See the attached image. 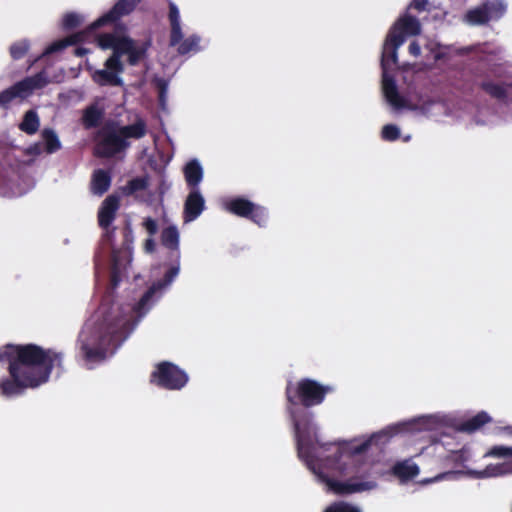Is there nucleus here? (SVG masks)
<instances>
[{
  "instance_id": "29",
  "label": "nucleus",
  "mask_w": 512,
  "mask_h": 512,
  "mask_svg": "<svg viewBox=\"0 0 512 512\" xmlns=\"http://www.w3.org/2000/svg\"><path fill=\"white\" fill-rule=\"evenodd\" d=\"M133 43L134 40L128 36H118L112 54L122 57L124 54L130 52Z\"/></svg>"
},
{
  "instance_id": "8",
  "label": "nucleus",
  "mask_w": 512,
  "mask_h": 512,
  "mask_svg": "<svg viewBox=\"0 0 512 512\" xmlns=\"http://www.w3.org/2000/svg\"><path fill=\"white\" fill-rule=\"evenodd\" d=\"M507 6L502 0H487L482 4L467 10L464 21L472 26L487 25L497 21L506 13Z\"/></svg>"
},
{
  "instance_id": "1",
  "label": "nucleus",
  "mask_w": 512,
  "mask_h": 512,
  "mask_svg": "<svg viewBox=\"0 0 512 512\" xmlns=\"http://www.w3.org/2000/svg\"><path fill=\"white\" fill-rule=\"evenodd\" d=\"M172 265L162 279L153 283L140 300L131 307L129 304L112 303L107 309L101 305L102 319L97 328L93 345L82 342L81 351L87 361H101L108 352L116 350L135 329L140 319L150 310L156 292L169 286L180 272V258L169 257Z\"/></svg>"
},
{
  "instance_id": "38",
  "label": "nucleus",
  "mask_w": 512,
  "mask_h": 512,
  "mask_svg": "<svg viewBox=\"0 0 512 512\" xmlns=\"http://www.w3.org/2000/svg\"><path fill=\"white\" fill-rule=\"evenodd\" d=\"M485 456L504 458L512 457V447L494 446L485 454Z\"/></svg>"
},
{
  "instance_id": "14",
  "label": "nucleus",
  "mask_w": 512,
  "mask_h": 512,
  "mask_svg": "<svg viewBox=\"0 0 512 512\" xmlns=\"http://www.w3.org/2000/svg\"><path fill=\"white\" fill-rule=\"evenodd\" d=\"M382 89L386 100L395 108L400 109L406 106L405 99L399 94L395 79L382 72Z\"/></svg>"
},
{
  "instance_id": "33",
  "label": "nucleus",
  "mask_w": 512,
  "mask_h": 512,
  "mask_svg": "<svg viewBox=\"0 0 512 512\" xmlns=\"http://www.w3.org/2000/svg\"><path fill=\"white\" fill-rule=\"evenodd\" d=\"M117 37L113 33H102L98 34L96 39L100 48L113 50Z\"/></svg>"
},
{
  "instance_id": "6",
  "label": "nucleus",
  "mask_w": 512,
  "mask_h": 512,
  "mask_svg": "<svg viewBox=\"0 0 512 512\" xmlns=\"http://www.w3.org/2000/svg\"><path fill=\"white\" fill-rule=\"evenodd\" d=\"M48 82L47 74L44 70L25 77L0 92V107L7 108L14 99H27L35 90L44 88Z\"/></svg>"
},
{
  "instance_id": "39",
  "label": "nucleus",
  "mask_w": 512,
  "mask_h": 512,
  "mask_svg": "<svg viewBox=\"0 0 512 512\" xmlns=\"http://www.w3.org/2000/svg\"><path fill=\"white\" fill-rule=\"evenodd\" d=\"M170 26H171V31H170L169 44H170V46L174 47L182 41L183 33H182L180 25H170Z\"/></svg>"
},
{
  "instance_id": "48",
  "label": "nucleus",
  "mask_w": 512,
  "mask_h": 512,
  "mask_svg": "<svg viewBox=\"0 0 512 512\" xmlns=\"http://www.w3.org/2000/svg\"><path fill=\"white\" fill-rule=\"evenodd\" d=\"M118 282H119L118 275L116 272H113L112 276H111V283H112L113 287H116L118 285Z\"/></svg>"
},
{
  "instance_id": "4",
  "label": "nucleus",
  "mask_w": 512,
  "mask_h": 512,
  "mask_svg": "<svg viewBox=\"0 0 512 512\" xmlns=\"http://www.w3.org/2000/svg\"><path fill=\"white\" fill-rule=\"evenodd\" d=\"M146 133L147 125L141 118L120 127L114 123L106 124L96 133L95 154L100 158H113L130 147L129 138L141 139Z\"/></svg>"
},
{
  "instance_id": "36",
  "label": "nucleus",
  "mask_w": 512,
  "mask_h": 512,
  "mask_svg": "<svg viewBox=\"0 0 512 512\" xmlns=\"http://www.w3.org/2000/svg\"><path fill=\"white\" fill-rule=\"evenodd\" d=\"M381 137L385 141H396L400 137V130L394 124H387L382 128Z\"/></svg>"
},
{
  "instance_id": "12",
  "label": "nucleus",
  "mask_w": 512,
  "mask_h": 512,
  "mask_svg": "<svg viewBox=\"0 0 512 512\" xmlns=\"http://www.w3.org/2000/svg\"><path fill=\"white\" fill-rule=\"evenodd\" d=\"M205 209V199L199 189H192L186 197L183 209L185 223L196 220Z\"/></svg>"
},
{
  "instance_id": "43",
  "label": "nucleus",
  "mask_w": 512,
  "mask_h": 512,
  "mask_svg": "<svg viewBox=\"0 0 512 512\" xmlns=\"http://www.w3.org/2000/svg\"><path fill=\"white\" fill-rule=\"evenodd\" d=\"M169 21L170 25H180V14L175 4L170 3L169 5Z\"/></svg>"
},
{
  "instance_id": "16",
  "label": "nucleus",
  "mask_w": 512,
  "mask_h": 512,
  "mask_svg": "<svg viewBox=\"0 0 512 512\" xmlns=\"http://www.w3.org/2000/svg\"><path fill=\"white\" fill-rule=\"evenodd\" d=\"M162 246L170 250L169 257L181 258L179 249L180 235L176 226L165 227L160 235Z\"/></svg>"
},
{
  "instance_id": "46",
  "label": "nucleus",
  "mask_w": 512,
  "mask_h": 512,
  "mask_svg": "<svg viewBox=\"0 0 512 512\" xmlns=\"http://www.w3.org/2000/svg\"><path fill=\"white\" fill-rule=\"evenodd\" d=\"M414 8L418 11H424L427 9V6L429 4L428 0H414Z\"/></svg>"
},
{
  "instance_id": "7",
  "label": "nucleus",
  "mask_w": 512,
  "mask_h": 512,
  "mask_svg": "<svg viewBox=\"0 0 512 512\" xmlns=\"http://www.w3.org/2000/svg\"><path fill=\"white\" fill-rule=\"evenodd\" d=\"M189 380L188 374L176 364L162 361L150 374V383L165 390H181Z\"/></svg>"
},
{
  "instance_id": "41",
  "label": "nucleus",
  "mask_w": 512,
  "mask_h": 512,
  "mask_svg": "<svg viewBox=\"0 0 512 512\" xmlns=\"http://www.w3.org/2000/svg\"><path fill=\"white\" fill-rule=\"evenodd\" d=\"M45 152V148L42 142H35L26 148L25 154L28 156H39Z\"/></svg>"
},
{
  "instance_id": "10",
  "label": "nucleus",
  "mask_w": 512,
  "mask_h": 512,
  "mask_svg": "<svg viewBox=\"0 0 512 512\" xmlns=\"http://www.w3.org/2000/svg\"><path fill=\"white\" fill-rule=\"evenodd\" d=\"M319 477L328 484L329 488L339 495H349L353 493L363 492L370 490L376 486L371 481H359L355 478H350L346 481L332 480L325 475L318 474Z\"/></svg>"
},
{
  "instance_id": "26",
  "label": "nucleus",
  "mask_w": 512,
  "mask_h": 512,
  "mask_svg": "<svg viewBox=\"0 0 512 512\" xmlns=\"http://www.w3.org/2000/svg\"><path fill=\"white\" fill-rule=\"evenodd\" d=\"M29 49V41L26 39H22L11 44L9 48V53L13 60H20L28 53Z\"/></svg>"
},
{
  "instance_id": "28",
  "label": "nucleus",
  "mask_w": 512,
  "mask_h": 512,
  "mask_svg": "<svg viewBox=\"0 0 512 512\" xmlns=\"http://www.w3.org/2000/svg\"><path fill=\"white\" fill-rule=\"evenodd\" d=\"M148 187L147 177H136L129 180L124 187V193L126 195H133L136 192L144 191Z\"/></svg>"
},
{
  "instance_id": "37",
  "label": "nucleus",
  "mask_w": 512,
  "mask_h": 512,
  "mask_svg": "<svg viewBox=\"0 0 512 512\" xmlns=\"http://www.w3.org/2000/svg\"><path fill=\"white\" fill-rule=\"evenodd\" d=\"M386 436H387V434L385 432L373 434L369 439H367L360 445L354 447L353 453L362 454V453L366 452L373 443H376L380 438L386 437Z\"/></svg>"
},
{
  "instance_id": "34",
  "label": "nucleus",
  "mask_w": 512,
  "mask_h": 512,
  "mask_svg": "<svg viewBox=\"0 0 512 512\" xmlns=\"http://www.w3.org/2000/svg\"><path fill=\"white\" fill-rule=\"evenodd\" d=\"M147 48L145 46L137 47L135 42L132 45V49L127 53L128 63L132 66L137 65L139 61L145 56Z\"/></svg>"
},
{
  "instance_id": "11",
  "label": "nucleus",
  "mask_w": 512,
  "mask_h": 512,
  "mask_svg": "<svg viewBox=\"0 0 512 512\" xmlns=\"http://www.w3.org/2000/svg\"><path fill=\"white\" fill-rule=\"evenodd\" d=\"M404 43V38L395 31H389L383 46L381 57L382 72H388L391 65L397 64V49Z\"/></svg>"
},
{
  "instance_id": "9",
  "label": "nucleus",
  "mask_w": 512,
  "mask_h": 512,
  "mask_svg": "<svg viewBox=\"0 0 512 512\" xmlns=\"http://www.w3.org/2000/svg\"><path fill=\"white\" fill-rule=\"evenodd\" d=\"M228 212L238 217L248 219L259 226H264L268 219L267 210L244 197L231 198L225 204Z\"/></svg>"
},
{
  "instance_id": "22",
  "label": "nucleus",
  "mask_w": 512,
  "mask_h": 512,
  "mask_svg": "<svg viewBox=\"0 0 512 512\" xmlns=\"http://www.w3.org/2000/svg\"><path fill=\"white\" fill-rule=\"evenodd\" d=\"M491 421V417L486 412L481 411L475 416L461 422L457 430L464 433H474Z\"/></svg>"
},
{
  "instance_id": "31",
  "label": "nucleus",
  "mask_w": 512,
  "mask_h": 512,
  "mask_svg": "<svg viewBox=\"0 0 512 512\" xmlns=\"http://www.w3.org/2000/svg\"><path fill=\"white\" fill-rule=\"evenodd\" d=\"M323 512H362L361 509L345 501H337L330 504Z\"/></svg>"
},
{
  "instance_id": "40",
  "label": "nucleus",
  "mask_w": 512,
  "mask_h": 512,
  "mask_svg": "<svg viewBox=\"0 0 512 512\" xmlns=\"http://www.w3.org/2000/svg\"><path fill=\"white\" fill-rule=\"evenodd\" d=\"M156 86L158 89L159 103L161 106H164L165 102H166V94H167V90H168V84L165 80L158 79L156 82Z\"/></svg>"
},
{
  "instance_id": "35",
  "label": "nucleus",
  "mask_w": 512,
  "mask_h": 512,
  "mask_svg": "<svg viewBox=\"0 0 512 512\" xmlns=\"http://www.w3.org/2000/svg\"><path fill=\"white\" fill-rule=\"evenodd\" d=\"M105 68L109 70L110 72L116 73V75H119L124 71V66L121 62V57L118 55L112 54L105 62Z\"/></svg>"
},
{
  "instance_id": "15",
  "label": "nucleus",
  "mask_w": 512,
  "mask_h": 512,
  "mask_svg": "<svg viewBox=\"0 0 512 512\" xmlns=\"http://www.w3.org/2000/svg\"><path fill=\"white\" fill-rule=\"evenodd\" d=\"M479 87L491 98L501 102H506L512 93V82L497 83L492 80H484Z\"/></svg>"
},
{
  "instance_id": "49",
  "label": "nucleus",
  "mask_w": 512,
  "mask_h": 512,
  "mask_svg": "<svg viewBox=\"0 0 512 512\" xmlns=\"http://www.w3.org/2000/svg\"><path fill=\"white\" fill-rule=\"evenodd\" d=\"M316 444H318L319 446H322V444L316 439Z\"/></svg>"
},
{
  "instance_id": "20",
  "label": "nucleus",
  "mask_w": 512,
  "mask_h": 512,
  "mask_svg": "<svg viewBox=\"0 0 512 512\" xmlns=\"http://www.w3.org/2000/svg\"><path fill=\"white\" fill-rule=\"evenodd\" d=\"M111 185V175L108 171L97 169L93 172L91 180V191L95 195H103Z\"/></svg>"
},
{
  "instance_id": "24",
  "label": "nucleus",
  "mask_w": 512,
  "mask_h": 512,
  "mask_svg": "<svg viewBox=\"0 0 512 512\" xmlns=\"http://www.w3.org/2000/svg\"><path fill=\"white\" fill-rule=\"evenodd\" d=\"M92 79L100 86H121L123 84L122 79L114 72H110L107 69L96 70L92 75Z\"/></svg>"
},
{
  "instance_id": "18",
  "label": "nucleus",
  "mask_w": 512,
  "mask_h": 512,
  "mask_svg": "<svg viewBox=\"0 0 512 512\" xmlns=\"http://www.w3.org/2000/svg\"><path fill=\"white\" fill-rule=\"evenodd\" d=\"M389 31H395L396 34L402 35L405 39L406 35H419L421 32V25L415 17L406 16L398 20Z\"/></svg>"
},
{
  "instance_id": "47",
  "label": "nucleus",
  "mask_w": 512,
  "mask_h": 512,
  "mask_svg": "<svg viewBox=\"0 0 512 512\" xmlns=\"http://www.w3.org/2000/svg\"><path fill=\"white\" fill-rule=\"evenodd\" d=\"M87 52L88 50L83 47H76L74 49V55L77 57H83Z\"/></svg>"
},
{
  "instance_id": "23",
  "label": "nucleus",
  "mask_w": 512,
  "mask_h": 512,
  "mask_svg": "<svg viewBox=\"0 0 512 512\" xmlns=\"http://www.w3.org/2000/svg\"><path fill=\"white\" fill-rule=\"evenodd\" d=\"M40 126L39 116L36 111L28 110L25 112L21 123L19 124V129L26 133L27 135H34Z\"/></svg>"
},
{
  "instance_id": "21",
  "label": "nucleus",
  "mask_w": 512,
  "mask_h": 512,
  "mask_svg": "<svg viewBox=\"0 0 512 512\" xmlns=\"http://www.w3.org/2000/svg\"><path fill=\"white\" fill-rule=\"evenodd\" d=\"M184 176L186 183L191 190L198 189V185L203 179V169L196 159L189 161L185 165Z\"/></svg>"
},
{
  "instance_id": "5",
  "label": "nucleus",
  "mask_w": 512,
  "mask_h": 512,
  "mask_svg": "<svg viewBox=\"0 0 512 512\" xmlns=\"http://www.w3.org/2000/svg\"><path fill=\"white\" fill-rule=\"evenodd\" d=\"M140 2L141 0H118L108 12L99 17L85 30L74 33L63 39L51 43L48 47H46V49L42 53V56L51 55L53 53L64 50L68 46L84 42L90 35H92L100 27L105 26L107 24L116 23L122 17L132 13Z\"/></svg>"
},
{
  "instance_id": "19",
  "label": "nucleus",
  "mask_w": 512,
  "mask_h": 512,
  "mask_svg": "<svg viewBox=\"0 0 512 512\" xmlns=\"http://www.w3.org/2000/svg\"><path fill=\"white\" fill-rule=\"evenodd\" d=\"M105 112L97 104L87 106L81 118L82 125L86 130L97 128L104 119Z\"/></svg>"
},
{
  "instance_id": "30",
  "label": "nucleus",
  "mask_w": 512,
  "mask_h": 512,
  "mask_svg": "<svg viewBox=\"0 0 512 512\" xmlns=\"http://www.w3.org/2000/svg\"><path fill=\"white\" fill-rule=\"evenodd\" d=\"M484 472L487 476L490 477L502 476L505 474L512 473V465L510 463L488 465Z\"/></svg>"
},
{
  "instance_id": "13",
  "label": "nucleus",
  "mask_w": 512,
  "mask_h": 512,
  "mask_svg": "<svg viewBox=\"0 0 512 512\" xmlns=\"http://www.w3.org/2000/svg\"><path fill=\"white\" fill-rule=\"evenodd\" d=\"M120 207L119 197L109 195L102 202L98 210V224L103 229H108L116 218L117 211Z\"/></svg>"
},
{
  "instance_id": "27",
  "label": "nucleus",
  "mask_w": 512,
  "mask_h": 512,
  "mask_svg": "<svg viewBox=\"0 0 512 512\" xmlns=\"http://www.w3.org/2000/svg\"><path fill=\"white\" fill-rule=\"evenodd\" d=\"M200 38L196 35L189 36L178 44L177 51L180 55H186L190 52L199 50Z\"/></svg>"
},
{
  "instance_id": "3",
  "label": "nucleus",
  "mask_w": 512,
  "mask_h": 512,
  "mask_svg": "<svg viewBox=\"0 0 512 512\" xmlns=\"http://www.w3.org/2000/svg\"><path fill=\"white\" fill-rule=\"evenodd\" d=\"M333 390L332 386L310 378H302L296 383L288 382L285 388L286 411L294 426L298 456L308 466L315 460V447L310 435L313 413L309 409L321 405Z\"/></svg>"
},
{
  "instance_id": "45",
  "label": "nucleus",
  "mask_w": 512,
  "mask_h": 512,
  "mask_svg": "<svg viewBox=\"0 0 512 512\" xmlns=\"http://www.w3.org/2000/svg\"><path fill=\"white\" fill-rule=\"evenodd\" d=\"M155 247H156L155 241L150 236V238L146 239V241L144 243V249L147 253H153L155 251Z\"/></svg>"
},
{
  "instance_id": "2",
  "label": "nucleus",
  "mask_w": 512,
  "mask_h": 512,
  "mask_svg": "<svg viewBox=\"0 0 512 512\" xmlns=\"http://www.w3.org/2000/svg\"><path fill=\"white\" fill-rule=\"evenodd\" d=\"M0 362L8 363L9 377L0 380V394L10 398L47 383L53 369L63 371V354L37 344L0 347Z\"/></svg>"
},
{
  "instance_id": "32",
  "label": "nucleus",
  "mask_w": 512,
  "mask_h": 512,
  "mask_svg": "<svg viewBox=\"0 0 512 512\" xmlns=\"http://www.w3.org/2000/svg\"><path fill=\"white\" fill-rule=\"evenodd\" d=\"M83 22L80 15L74 12H70L64 15L62 19V27L64 30H72L79 27Z\"/></svg>"
},
{
  "instance_id": "44",
  "label": "nucleus",
  "mask_w": 512,
  "mask_h": 512,
  "mask_svg": "<svg viewBox=\"0 0 512 512\" xmlns=\"http://www.w3.org/2000/svg\"><path fill=\"white\" fill-rule=\"evenodd\" d=\"M408 51L412 56L418 57L421 54V47L417 41H412L409 44Z\"/></svg>"
},
{
  "instance_id": "42",
  "label": "nucleus",
  "mask_w": 512,
  "mask_h": 512,
  "mask_svg": "<svg viewBox=\"0 0 512 512\" xmlns=\"http://www.w3.org/2000/svg\"><path fill=\"white\" fill-rule=\"evenodd\" d=\"M143 227L146 229L147 233L153 237L158 231L157 221L151 217H147L143 221Z\"/></svg>"
},
{
  "instance_id": "17",
  "label": "nucleus",
  "mask_w": 512,
  "mask_h": 512,
  "mask_svg": "<svg viewBox=\"0 0 512 512\" xmlns=\"http://www.w3.org/2000/svg\"><path fill=\"white\" fill-rule=\"evenodd\" d=\"M419 467L411 460H404L393 465L391 472L401 482L414 479L419 474Z\"/></svg>"
},
{
  "instance_id": "25",
  "label": "nucleus",
  "mask_w": 512,
  "mask_h": 512,
  "mask_svg": "<svg viewBox=\"0 0 512 512\" xmlns=\"http://www.w3.org/2000/svg\"><path fill=\"white\" fill-rule=\"evenodd\" d=\"M43 145L47 154H53L61 149V142L56 132L51 128H45L41 132Z\"/></svg>"
}]
</instances>
